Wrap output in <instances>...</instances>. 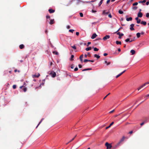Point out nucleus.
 <instances>
[{"label": "nucleus", "instance_id": "26", "mask_svg": "<svg viewBox=\"0 0 149 149\" xmlns=\"http://www.w3.org/2000/svg\"><path fill=\"white\" fill-rule=\"evenodd\" d=\"M74 57V56L73 55H72L71 56L70 60L71 61H73V58Z\"/></svg>", "mask_w": 149, "mask_h": 149}, {"label": "nucleus", "instance_id": "23", "mask_svg": "<svg viewBox=\"0 0 149 149\" xmlns=\"http://www.w3.org/2000/svg\"><path fill=\"white\" fill-rule=\"evenodd\" d=\"M116 43L117 45H121V44L120 41H116Z\"/></svg>", "mask_w": 149, "mask_h": 149}, {"label": "nucleus", "instance_id": "55", "mask_svg": "<svg viewBox=\"0 0 149 149\" xmlns=\"http://www.w3.org/2000/svg\"><path fill=\"white\" fill-rule=\"evenodd\" d=\"M146 5H148L149 4V1H147L146 3Z\"/></svg>", "mask_w": 149, "mask_h": 149}, {"label": "nucleus", "instance_id": "3", "mask_svg": "<svg viewBox=\"0 0 149 149\" xmlns=\"http://www.w3.org/2000/svg\"><path fill=\"white\" fill-rule=\"evenodd\" d=\"M149 84V82H147L145 84H144L143 85L141 86L139 88H137V89L138 91H139L140 89L141 88H143L144 86H145L146 84Z\"/></svg>", "mask_w": 149, "mask_h": 149}, {"label": "nucleus", "instance_id": "45", "mask_svg": "<svg viewBox=\"0 0 149 149\" xmlns=\"http://www.w3.org/2000/svg\"><path fill=\"white\" fill-rule=\"evenodd\" d=\"M108 16L110 18H111L112 17V16L110 13L108 15Z\"/></svg>", "mask_w": 149, "mask_h": 149}, {"label": "nucleus", "instance_id": "19", "mask_svg": "<svg viewBox=\"0 0 149 149\" xmlns=\"http://www.w3.org/2000/svg\"><path fill=\"white\" fill-rule=\"evenodd\" d=\"M19 47L20 49H22L24 48V46L23 44H22L19 45Z\"/></svg>", "mask_w": 149, "mask_h": 149}, {"label": "nucleus", "instance_id": "64", "mask_svg": "<svg viewBox=\"0 0 149 149\" xmlns=\"http://www.w3.org/2000/svg\"><path fill=\"white\" fill-rule=\"evenodd\" d=\"M118 51L120 52L121 51V49H120V48H118Z\"/></svg>", "mask_w": 149, "mask_h": 149}, {"label": "nucleus", "instance_id": "33", "mask_svg": "<svg viewBox=\"0 0 149 149\" xmlns=\"http://www.w3.org/2000/svg\"><path fill=\"white\" fill-rule=\"evenodd\" d=\"M69 31L70 32L73 33V32L74 31V30L73 29H70Z\"/></svg>", "mask_w": 149, "mask_h": 149}, {"label": "nucleus", "instance_id": "51", "mask_svg": "<svg viewBox=\"0 0 149 149\" xmlns=\"http://www.w3.org/2000/svg\"><path fill=\"white\" fill-rule=\"evenodd\" d=\"M149 94H148L146 95L145 96V97H149Z\"/></svg>", "mask_w": 149, "mask_h": 149}, {"label": "nucleus", "instance_id": "27", "mask_svg": "<svg viewBox=\"0 0 149 149\" xmlns=\"http://www.w3.org/2000/svg\"><path fill=\"white\" fill-rule=\"evenodd\" d=\"M99 49L97 48L96 47H95L94 48V50L95 51H98Z\"/></svg>", "mask_w": 149, "mask_h": 149}, {"label": "nucleus", "instance_id": "61", "mask_svg": "<svg viewBox=\"0 0 149 149\" xmlns=\"http://www.w3.org/2000/svg\"><path fill=\"white\" fill-rule=\"evenodd\" d=\"M110 1V0H107V3H109V2Z\"/></svg>", "mask_w": 149, "mask_h": 149}, {"label": "nucleus", "instance_id": "6", "mask_svg": "<svg viewBox=\"0 0 149 149\" xmlns=\"http://www.w3.org/2000/svg\"><path fill=\"white\" fill-rule=\"evenodd\" d=\"M117 34L119 36L118 38L120 39L121 38V37L123 36L124 35L123 33H120V32L117 33Z\"/></svg>", "mask_w": 149, "mask_h": 149}, {"label": "nucleus", "instance_id": "60", "mask_svg": "<svg viewBox=\"0 0 149 149\" xmlns=\"http://www.w3.org/2000/svg\"><path fill=\"white\" fill-rule=\"evenodd\" d=\"M137 7H133V9H134V10H136L137 9Z\"/></svg>", "mask_w": 149, "mask_h": 149}, {"label": "nucleus", "instance_id": "47", "mask_svg": "<svg viewBox=\"0 0 149 149\" xmlns=\"http://www.w3.org/2000/svg\"><path fill=\"white\" fill-rule=\"evenodd\" d=\"M79 68H82V65L80 64H79Z\"/></svg>", "mask_w": 149, "mask_h": 149}, {"label": "nucleus", "instance_id": "22", "mask_svg": "<svg viewBox=\"0 0 149 149\" xmlns=\"http://www.w3.org/2000/svg\"><path fill=\"white\" fill-rule=\"evenodd\" d=\"M136 35L137 38H139L140 36V33H136Z\"/></svg>", "mask_w": 149, "mask_h": 149}, {"label": "nucleus", "instance_id": "63", "mask_svg": "<svg viewBox=\"0 0 149 149\" xmlns=\"http://www.w3.org/2000/svg\"><path fill=\"white\" fill-rule=\"evenodd\" d=\"M110 63H111V62H109L108 63H107V65H109Z\"/></svg>", "mask_w": 149, "mask_h": 149}, {"label": "nucleus", "instance_id": "50", "mask_svg": "<svg viewBox=\"0 0 149 149\" xmlns=\"http://www.w3.org/2000/svg\"><path fill=\"white\" fill-rule=\"evenodd\" d=\"M79 33L78 32H76V34L77 36H78L79 35Z\"/></svg>", "mask_w": 149, "mask_h": 149}, {"label": "nucleus", "instance_id": "54", "mask_svg": "<svg viewBox=\"0 0 149 149\" xmlns=\"http://www.w3.org/2000/svg\"><path fill=\"white\" fill-rule=\"evenodd\" d=\"M111 126H110V125H109V126H108V127H106V129H108V128H109Z\"/></svg>", "mask_w": 149, "mask_h": 149}, {"label": "nucleus", "instance_id": "12", "mask_svg": "<svg viewBox=\"0 0 149 149\" xmlns=\"http://www.w3.org/2000/svg\"><path fill=\"white\" fill-rule=\"evenodd\" d=\"M49 11L50 13H54L55 12V10L52 9H50L49 10Z\"/></svg>", "mask_w": 149, "mask_h": 149}, {"label": "nucleus", "instance_id": "28", "mask_svg": "<svg viewBox=\"0 0 149 149\" xmlns=\"http://www.w3.org/2000/svg\"><path fill=\"white\" fill-rule=\"evenodd\" d=\"M44 118H42L40 121L39 122V123L38 124V126H37L36 127H37L38 126V125H40V124L42 122V121L44 120Z\"/></svg>", "mask_w": 149, "mask_h": 149}, {"label": "nucleus", "instance_id": "42", "mask_svg": "<svg viewBox=\"0 0 149 149\" xmlns=\"http://www.w3.org/2000/svg\"><path fill=\"white\" fill-rule=\"evenodd\" d=\"M74 65L73 64H72L71 65V68L72 69H73L74 68Z\"/></svg>", "mask_w": 149, "mask_h": 149}, {"label": "nucleus", "instance_id": "59", "mask_svg": "<svg viewBox=\"0 0 149 149\" xmlns=\"http://www.w3.org/2000/svg\"><path fill=\"white\" fill-rule=\"evenodd\" d=\"M87 69H83L82 70V71H87Z\"/></svg>", "mask_w": 149, "mask_h": 149}, {"label": "nucleus", "instance_id": "5", "mask_svg": "<svg viewBox=\"0 0 149 149\" xmlns=\"http://www.w3.org/2000/svg\"><path fill=\"white\" fill-rule=\"evenodd\" d=\"M109 35H106L103 38V40H106L109 39L110 38Z\"/></svg>", "mask_w": 149, "mask_h": 149}, {"label": "nucleus", "instance_id": "48", "mask_svg": "<svg viewBox=\"0 0 149 149\" xmlns=\"http://www.w3.org/2000/svg\"><path fill=\"white\" fill-rule=\"evenodd\" d=\"M114 123L113 122H112L110 125V126H111V125H112Z\"/></svg>", "mask_w": 149, "mask_h": 149}, {"label": "nucleus", "instance_id": "43", "mask_svg": "<svg viewBox=\"0 0 149 149\" xmlns=\"http://www.w3.org/2000/svg\"><path fill=\"white\" fill-rule=\"evenodd\" d=\"M46 17L47 19H50V17L49 15H47L46 16Z\"/></svg>", "mask_w": 149, "mask_h": 149}, {"label": "nucleus", "instance_id": "46", "mask_svg": "<svg viewBox=\"0 0 149 149\" xmlns=\"http://www.w3.org/2000/svg\"><path fill=\"white\" fill-rule=\"evenodd\" d=\"M101 38H98L95 40H101Z\"/></svg>", "mask_w": 149, "mask_h": 149}, {"label": "nucleus", "instance_id": "56", "mask_svg": "<svg viewBox=\"0 0 149 149\" xmlns=\"http://www.w3.org/2000/svg\"><path fill=\"white\" fill-rule=\"evenodd\" d=\"M88 56L89 57H90L91 56V55L90 54V53L89 52H88Z\"/></svg>", "mask_w": 149, "mask_h": 149}, {"label": "nucleus", "instance_id": "13", "mask_svg": "<svg viewBox=\"0 0 149 149\" xmlns=\"http://www.w3.org/2000/svg\"><path fill=\"white\" fill-rule=\"evenodd\" d=\"M40 76V74L38 73L37 75H36V74L33 75H32V77L33 78H35V77H38L39 76Z\"/></svg>", "mask_w": 149, "mask_h": 149}, {"label": "nucleus", "instance_id": "49", "mask_svg": "<svg viewBox=\"0 0 149 149\" xmlns=\"http://www.w3.org/2000/svg\"><path fill=\"white\" fill-rule=\"evenodd\" d=\"M91 42H88V45H87V46H88V45H90L91 44Z\"/></svg>", "mask_w": 149, "mask_h": 149}, {"label": "nucleus", "instance_id": "24", "mask_svg": "<svg viewBox=\"0 0 149 149\" xmlns=\"http://www.w3.org/2000/svg\"><path fill=\"white\" fill-rule=\"evenodd\" d=\"M52 53L54 54H55L56 55H58V53L56 51H54L52 52Z\"/></svg>", "mask_w": 149, "mask_h": 149}, {"label": "nucleus", "instance_id": "41", "mask_svg": "<svg viewBox=\"0 0 149 149\" xmlns=\"http://www.w3.org/2000/svg\"><path fill=\"white\" fill-rule=\"evenodd\" d=\"M146 122V121H144L143 122V123H141L140 124V125H141V126H142L143 125H144V124Z\"/></svg>", "mask_w": 149, "mask_h": 149}, {"label": "nucleus", "instance_id": "4", "mask_svg": "<svg viewBox=\"0 0 149 149\" xmlns=\"http://www.w3.org/2000/svg\"><path fill=\"white\" fill-rule=\"evenodd\" d=\"M50 74L53 77H55L56 75V73L54 72H51L50 73Z\"/></svg>", "mask_w": 149, "mask_h": 149}, {"label": "nucleus", "instance_id": "37", "mask_svg": "<svg viewBox=\"0 0 149 149\" xmlns=\"http://www.w3.org/2000/svg\"><path fill=\"white\" fill-rule=\"evenodd\" d=\"M130 38H127V39H126L125 40V41L126 42H128V41H130Z\"/></svg>", "mask_w": 149, "mask_h": 149}, {"label": "nucleus", "instance_id": "53", "mask_svg": "<svg viewBox=\"0 0 149 149\" xmlns=\"http://www.w3.org/2000/svg\"><path fill=\"white\" fill-rule=\"evenodd\" d=\"M146 0H143L142 1V3H145L146 2Z\"/></svg>", "mask_w": 149, "mask_h": 149}, {"label": "nucleus", "instance_id": "15", "mask_svg": "<svg viewBox=\"0 0 149 149\" xmlns=\"http://www.w3.org/2000/svg\"><path fill=\"white\" fill-rule=\"evenodd\" d=\"M54 23V19H51L49 23L50 24H52Z\"/></svg>", "mask_w": 149, "mask_h": 149}, {"label": "nucleus", "instance_id": "21", "mask_svg": "<svg viewBox=\"0 0 149 149\" xmlns=\"http://www.w3.org/2000/svg\"><path fill=\"white\" fill-rule=\"evenodd\" d=\"M94 56L95 57H96V58H97L98 59L100 57V56H99L98 55H97V54H94Z\"/></svg>", "mask_w": 149, "mask_h": 149}, {"label": "nucleus", "instance_id": "38", "mask_svg": "<svg viewBox=\"0 0 149 149\" xmlns=\"http://www.w3.org/2000/svg\"><path fill=\"white\" fill-rule=\"evenodd\" d=\"M71 47L74 49H76V47L75 46V45H74L73 46H72Z\"/></svg>", "mask_w": 149, "mask_h": 149}, {"label": "nucleus", "instance_id": "9", "mask_svg": "<svg viewBox=\"0 0 149 149\" xmlns=\"http://www.w3.org/2000/svg\"><path fill=\"white\" fill-rule=\"evenodd\" d=\"M97 36V35L95 33H94L92 35L91 37V38L92 39H94Z\"/></svg>", "mask_w": 149, "mask_h": 149}, {"label": "nucleus", "instance_id": "30", "mask_svg": "<svg viewBox=\"0 0 149 149\" xmlns=\"http://www.w3.org/2000/svg\"><path fill=\"white\" fill-rule=\"evenodd\" d=\"M77 136V135H76L70 141H69V142H71L72 141H73L74 138H75V137Z\"/></svg>", "mask_w": 149, "mask_h": 149}, {"label": "nucleus", "instance_id": "11", "mask_svg": "<svg viewBox=\"0 0 149 149\" xmlns=\"http://www.w3.org/2000/svg\"><path fill=\"white\" fill-rule=\"evenodd\" d=\"M126 71V70H124L123 72H122L121 73H120L119 74L117 75L116 77V78H118V77H119V76H120V75H121L125 71Z\"/></svg>", "mask_w": 149, "mask_h": 149}, {"label": "nucleus", "instance_id": "17", "mask_svg": "<svg viewBox=\"0 0 149 149\" xmlns=\"http://www.w3.org/2000/svg\"><path fill=\"white\" fill-rule=\"evenodd\" d=\"M130 52L132 53V55H133L135 54V51L134 50L132 49L130 51Z\"/></svg>", "mask_w": 149, "mask_h": 149}, {"label": "nucleus", "instance_id": "20", "mask_svg": "<svg viewBox=\"0 0 149 149\" xmlns=\"http://www.w3.org/2000/svg\"><path fill=\"white\" fill-rule=\"evenodd\" d=\"M91 47H89L86 48L85 49V50L86 51H88L91 50Z\"/></svg>", "mask_w": 149, "mask_h": 149}, {"label": "nucleus", "instance_id": "52", "mask_svg": "<svg viewBox=\"0 0 149 149\" xmlns=\"http://www.w3.org/2000/svg\"><path fill=\"white\" fill-rule=\"evenodd\" d=\"M107 53H104V56H107Z\"/></svg>", "mask_w": 149, "mask_h": 149}, {"label": "nucleus", "instance_id": "16", "mask_svg": "<svg viewBox=\"0 0 149 149\" xmlns=\"http://www.w3.org/2000/svg\"><path fill=\"white\" fill-rule=\"evenodd\" d=\"M141 24H143L144 25H146V22L144 21H141L140 22Z\"/></svg>", "mask_w": 149, "mask_h": 149}, {"label": "nucleus", "instance_id": "29", "mask_svg": "<svg viewBox=\"0 0 149 149\" xmlns=\"http://www.w3.org/2000/svg\"><path fill=\"white\" fill-rule=\"evenodd\" d=\"M103 0H101L100 2L99 3V6H100L101 5L103 1Z\"/></svg>", "mask_w": 149, "mask_h": 149}, {"label": "nucleus", "instance_id": "34", "mask_svg": "<svg viewBox=\"0 0 149 149\" xmlns=\"http://www.w3.org/2000/svg\"><path fill=\"white\" fill-rule=\"evenodd\" d=\"M79 14L81 17H82L83 16V14L82 13H80Z\"/></svg>", "mask_w": 149, "mask_h": 149}, {"label": "nucleus", "instance_id": "35", "mask_svg": "<svg viewBox=\"0 0 149 149\" xmlns=\"http://www.w3.org/2000/svg\"><path fill=\"white\" fill-rule=\"evenodd\" d=\"M13 89H15L16 88V86L15 85H14L13 86Z\"/></svg>", "mask_w": 149, "mask_h": 149}, {"label": "nucleus", "instance_id": "40", "mask_svg": "<svg viewBox=\"0 0 149 149\" xmlns=\"http://www.w3.org/2000/svg\"><path fill=\"white\" fill-rule=\"evenodd\" d=\"M26 90H27V88H26L25 87L23 88V91H24V92H26Z\"/></svg>", "mask_w": 149, "mask_h": 149}, {"label": "nucleus", "instance_id": "8", "mask_svg": "<svg viewBox=\"0 0 149 149\" xmlns=\"http://www.w3.org/2000/svg\"><path fill=\"white\" fill-rule=\"evenodd\" d=\"M139 17H137L135 18V19L136 20V22L138 24L140 23L141 20L140 19H139Z\"/></svg>", "mask_w": 149, "mask_h": 149}, {"label": "nucleus", "instance_id": "31", "mask_svg": "<svg viewBox=\"0 0 149 149\" xmlns=\"http://www.w3.org/2000/svg\"><path fill=\"white\" fill-rule=\"evenodd\" d=\"M138 4V3L137 2H135L133 4V6H136V5H137Z\"/></svg>", "mask_w": 149, "mask_h": 149}, {"label": "nucleus", "instance_id": "1", "mask_svg": "<svg viewBox=\"0 0 149 149\" xmlns=\"http://www.w3.org/2000/svg\"><path fill=\"white\" fill-rule=\"evenodd\" d=\"M125 138V136H123L122 138L120 139V141L113 147V148H116L117 146H119L120 145V143H121L124 141Z\"/></svg>", "mask_w": 149, "mask_h": 149}, {"label": "nucleus", "instance_id": "57", "mask_svg": "<svg viewBox=\"0 0 149 149\" xmlns=\"http://www.w3.org/2000/svg\"><path fill=\"white\" fill-rule=\"evenodd\" d=\"M70 28V26H67V28L68 29H69Z\"/></svg>", "mask_w": 149, "mask_h": 149}, {"label": "nucleus", "instance_id": "36", "mask_svg": "<svg viewBox=\"0 0 149 149\" xmlns=\"http://www.w3.org/2000/svg\"><path fill=\"white\" fill-rule=\"evenodd\" d=\"M89 61H90V60H88L86 59L84 60V62H88Z\"/></svg>", "mask_w": 149, "mask_h": 149}, {"label": "nucleus", "instance_id": "10", "mask_svg": "<svg viewBox=\"0 0 149 149\" xmlns=\"http://www.w3.org/2000/svg\"><path fill=\"white\" fill-rule=\"evenodd\" d=\"M143 16V14L141 12H139L138 14V17H142Z\"/></svg>", "mask_w": 149, "mask_h": 149}, {"label": "nucleus", "instance_id": "14", "mask_svg": "<svg viewBox=\"0 0 149 149\" xmlns=\"http://www.w3.org/2000/svg\"><path fill=\"white\" fill-rule=\"evenodd\" d=\"M83 55L82 54L80 55V57H79V59H80L81 61V63H82L83 62Z\"/></svg>", "mask_w": 149, "mask_h": 149}, {"label": "nucleus", "instance_id": "44", "mask_svg": "<svg viewBox=\"0 0 149 149\" xmlns=\"http://www.w3.org/2000/svg\"><path fill=\"white\" fill-rule=\"evenodd\" d=\"M114 111V109L113 110L110 111L109 112V113H112Z\"/></svg>", "mask_w": 149, "mask_h": 149}, {"label": "nucleus", "instance_id": "32", "mask_svg": "<svg viewBox=\"0 0 149 149\" xmlns=\"http://www.w3.org/2000/svg\"><path fill=\"white\" fill-rule=\"evenodd\" d=\"M146 16L148 18L149 17V13H147L146 15Z\"/></svg>", "mask_w": 149, "mask_h": 149}, {"label": "nucleus", "instance_id": "2", "mask_svg": "<svg viewBox=\"0 0 149 149\" xmlns=\"http://www.w3.org/2000/svg\"><path fill=\"white\" fill-rule=\"evenodd\" d=\"M105 146L107 147V149H110L112 146L111 144L109 143L108 142L105 143Z\"/></svg>", "mask_w": 149, "mask_h": 149}, {"label": "nucleus", "instance_id": "18", "mask_svg": "<svg viewBox=\"0 0 149 149\" xmlns=\"http://www.w3.org/2000/svg\"><path fill=\"white\" fill-rule=\"evenodd\" d=\"M126 20L127 21H131L132 20V17H130L129 18H127Z\"/></svg>", "mask_w": 149, "mask_h": 149}, {"label": "nucleus", "instance_id": "7", "mask_svg": "<svg viewBox=\"0 0 149 149\" xmlns=\"http://www.w3.org/2000/svg\"><path fill=\"white\" fill-rule=\"evenodd\" d=\"M134 26V24H132L130 25V29L131 31H133L134 30V28L133 27Z\"/></svg>", "mask_w": 149, "mask_h": 149}, {"label": "nucleus", "instance_id": "25", "mask_svg": "<svg viewBox=\"0 0 149 149\" xmlns=\"http://www.w3.org/2000/svg\"><path fill=\"white\" fill-rule=\"evenodd\" d=\"M118 13L119 14H123V12L121 10H119Z\"/></svg>", "mask_w": 149, "mask_h": 149}, {"label": "nucleus", "instance_id": "58", "mask_svg": "<svg viewBox=\"0 0 149 149\" xmlns=\"http://www.w3.org/2000/svg\"><path fill=\"white\" fill-rule=\"evenodd\" d=\"M144 33L142 31L140 33V34H142V35H143V34H144Z\"/></svg>", "mask_w": 149, "mask_h": 149}, {"label": "nucleus", "instance_id": "39", "mask_svg": "<svg viewBox=\"0 0 149 149\" xmlns=\"http://www.w3.org/2000/svg\"><path fill=\"white\" fill-rule=\"evenodd\" d=\"M78 70V68L77 67L75 68L74 70V71H77Z\"/></svg>", "mask_w": 149, "mask_h": 149}, {"label": "nucleus", "instance_id": "62", "mask_svg": "<svg viewBox=\"0 0 149 149\" xmlns=\"http://www.w3.org/2000/svg\"><path fill=\"white\" fill-rule=\"evenodd\" d=\"M89 61V62H94V61L93 60H90V61Z\"/></svg>", "mask_w": 149, "mask_h": 149}]
</instances>
